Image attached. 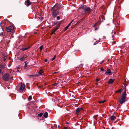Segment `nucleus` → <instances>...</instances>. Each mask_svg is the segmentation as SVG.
I'll list each match as a JSON object with an SVG mask.
<instances>
[{
  "instance_id": "f257e3e1",
  "label": "nucleus",
  "mask_w": 129,
  "mask_h": 129,
  "mask_svg": "<svg viewBox=\"0 0 129 129\" xmlns=\"http://www.w3.org/2000/svg\"><path fill=\"white\" fill-rule=\"evenodd\" d=\"M79 11L80 9L82 10L83 9L84 11H82L81 13V15H83L86 13H89L91 11L92 9L90 8L87 7L84 5H81L79 8Z\"/></svg>"
},
{
  "instance_id": "f03ea898",
  "label": "nucleus",
  "mask_w": 129,
  "mask_h": 129,
  "mask_svg": "<svg viewBox=\"0 0 129 129\" xmlns=\"http://www.w3.org/2000/svg\"><path fill=\"white\" fill-rule=\"evenodd\" d=\"M126 91L125 90L121 95L120 98L119 99L118 101L121 104H122L125 101V99L126 98Z\"/></svg>"
},
{
  "instance_id": "7ed1b4c3",
  "label": "nucleus",
  "mask_w": 129,
  "mask_h": 129,
  "mask_svg": "<svg viewBox=\"0 0 129 129\" xmlns=\"http://www.w3.org/2000/svg\"><path fill=\"white\" fill-rule=\"evenodd\" d=\"M55 6H53L51 9V10L53 11L52 12V16L54 17H56L57 15V14L59 12L58 11H56V10L55 9Z\"/></svg>"
},
{
  "instance_id": "20e7f679",
  "label": "nucleus",
  "mask_w": 129,
  "mask_h": 129,
  "mask_svg": "<svg viewBox=\"0 0 129 129\" xmlns=\"http://www.w3.org/2000/svg\"><path fill=\"white\" fill-rule=\"evenodd\" d=\"M2 78L5 81H7L10 78V76L7 73H6L4 75Z\"/></svg>"
},
{
  "instance_id": "39448f33",
  "label": "nucleus",
  "mask_w": 129,
  "mask_h": 129,
  "mask_svg": "<svg viewBox=\"0 0 129 129\" xmlns=\"http://www.w3.org/2000/svg\"><path fill=\"white\" fill-rule=\"evenodd\" d=\"M14 28V26H13L11 25L6 27V29L8 32H10L12 31Z\"/></svg>"
},
{
  "instance_id": "423d86ee",
  "label": "nucleus",
  "mask_w": 129,
  "mask_h": 129,
  "mask_svg": "<svg viewBox=\"0 0 129 129\" xmlns=\"http://www.w3.org/2000/svg\"><path fill=\"white\" fill-rule=\"evenodd\" d=\"M21 85L20 87V90L21 91H23L25 88V85L22 83H21Z\"/></svg>"
},
{
  "instance_id": "0eeeda50",
  "label": "nucleus",
  "mask_w": 129,
  "mask_h": 129,
  "mask_svg": "<svg viewBox=\"0 0 129 129\" xmlns=\"http://www.w3.org/2000/svg\"><path fill=\"white\" fill-rule=\"evenodd\" d=\"M112 73L111 71V70L109 69H108L107 71L105 73V74L106 75H111Z\"/></svg>"
},
{
  "instance_id": "6e6552de",
  "label": "nucleus",
  "mask_w": 129,
  "mask_h": 129,
  "mask_svg": "<svg viewBox=\"0 0 129 129\" xmlns=\"http://www.w3.org/2000/svg\"><path fill=\"white\" fill-rule=\"evenodd\" d=\"M60 25V24L58 25L57 27H55V28H54V29L52 30V34L54 32H55L56 30L57 29H58L59 28V27Z\"/></svg>"
},
{
  "instance_id": "1a4fd4ad",
  "label": "nucleus",
  "mask_w": 129,
  "mask_h": 129,
  "mask_svg": "<svg viewBox=\"0 0 129 129\" xmlns=\"http://www.w3.org/2000/svg\"><path fill=\"white\" fill-rule=\"evenodd\" d=\"M25 4L27 6H28L31 4V2L29 0H27L25 2Z\"/></svg>"
},
{
  "instance_id": "9d476101",
  "label": "nucleus",
  "mask_w": 129,
  "mask_h": 129,
  "mask_svg": "<svg viewBox=\"0 0 129 129\" xmlns=\"http://www.w3.org/2000/svg\"><path fill=\"white\" fill-rule=\"evenodd\" d=\"M27 57V56L26 55H24L22 57H21L20 59L21 61H23Z\"/></svg>"
},
{
  "instance_id": "9b49d317",
  "label": "nucleus",
  "mask_w": 129,
  "mask_h": 129,
  "mask_svg": "<svg viewBox=\"0 0 129 129\" xmlns=\"http://www.w3.org/2000/svg\"><path fill=\"white\" fill-rule=\"evenodd\" d=\"M116 117L114 115H113L111 116L110 117V119L111 120H115L116 119Z\"/></svg>"
},
{
  "instance_id": "f8f14e48",
  "label": "nucleus",
  "mask_w": 129,
  "mask_h": 129,
  "mask_svg": "<svg viewBox=\"0 0 129 129\" xmlns=\"http://www.w3.org/2000/svg\"><path fill=\"white\" fill-rule=\"evenodd\" d=\"M114 81V80L113 79H110L109 80L108 83L109 84H112L113 83Z\"/></svg>"
},
{
  "instance_id": "ddd939ff",
  "label": "nucleus",
  "mask_w": 129,
  "mask_h": 129,
  "mask_svg": "<svg viewBox=\"0 0 129 129\" xmlns=\"http://www.w3.org/2000/svg\"><path fill=\"white\" fill-rule=\"evenodd\" d=\"M44 117L45 118H47L48 116V114L47 112H45L43 115Z\"/></svg>"
},
{
  "instance_id": "4468645a",
  "label": "nucleus",
  "mask_w": 129,
  "mask_h": 129,
  "mask_svg": "<svg viewBox=\"0 0 129 129\" xmlns=\"http://www.w3.org/2000/svg\"><path fill=\"white\" fill-rule=\"evenodd\" d=\"M82 110V108H78L76 109V112H80L81 110Z\"/></svg>"
},
{
  "instance_id": "2eb2a0df",
  "label": "nucleus",
  "mask_w": 129,
  "mask_h": 129,
  "mask_svg": "<svg viewBox=\"0 0 129 129\" xmlns=\"http://www.w3.org/2000/svg\"><path fill=\"white\" fill-rule=\"evenodd\" d=\"M44 72V71L42 70H40L39 71L38 73V74L39 75H41Z\"/></svg>"
},
{
  "instance_id": "dca6fc26",
  "label": "nucleus",
  "mask_w": 129,
  "mask_h": 129,
  "mask_svg": "<svg viewBox=\"0 0 129 129\" xmlns=\"http://www.w3.org/2000/svg\"><path fill=\"white\" fill-rule=\"evenodd\" d=\"M0 68L2 69H4L5 68V66L2 64H0Z\"/></svg>"
},
{
  "instance_id": "f3484780",
  "label": "nucleus",
  "mask_w": 129,
  "mask_h": 129,
  "mask_svg": "<svg viewBox=\"0 0 129 129\" xmlns=\"http://www.w3.org/2000/svg\"><path fill=\"white\" fill-rule=\"evenodd\" d=\"M71 24L70 23H69L68 25L65 28V30H66L68 28V27Z\"/></svg>"
},
{
  "instance_id": "a211bd4d",
  "label": "nucleus",
  "mask_w": 129,
  "mask_h": 129,
  "mask_svg": "<svg viewBox=\"0 0 129 129\" xmlns=\"http://www.w3.org/2000/svg\"><path fill=\"white\" fill-rule=\"evenodd\" d=\"M29 48H30V47H27V48H23L21 49V50L23 51H24L25 50H27Z\"/></svg>"
},
{
  "instance_id": "6ab92c4d",
  "label": "nucleus",
  "mask_w": 129,
  "mask_h": 129,
  "mask_svg": "<svg viewBox=\"0 0 129 129\" xmlns=\"http://www.w3.org/2000/svg\"><path fill=\"white\" fill-rule=\"evenodd\" d=\"M106 101L105 100L100 101H99V103H103Z\"/></svg>"
},
{
  "instance_id": "aec40b11",
  "label": "nucleus",
  "mask_w": 129,
  "mask_h": 129,
  "mask_svg": "<svg viewBox=\"0 0 129 129\" xmlns=\"http://www.w3.org/2000/svg\"><path fill=\"white\" fill-rule=\"evenodd\" d=\"M55 6V10H56V11L58 9V6L56 4H55V5L54 6Z\"/></svg>"
},
{
  "instance_id": "412c9836",
  "label": "nucleus",
  "mask_w": 129,
  "mask_h": 129,
  "mask_svg": "<svg viewBox=\"0 0 129 129\" xmlns=\"http://www.w3.org/2000/svg\"><path fill=\"white\" fill-rule=\"evenodd\" d=\"M100 39H99V40H98V41H96L94 43V45H96V44H97L99 42H100Z\"/></svg>"
},
{
  "instance_id": "4be33fe9",
  "label": "nucleus",
  "mask_w": 129,
  "mask_h": 129,
  "mask_svg": "<svg viewBox=\"0 0 129 129\" xmlns=\"http://www.w3.org/2000/svg\"><path fill=\"white\" fill-rule=\"evenodd\" d=\"M43 115V113H40L38 114V116L39 117H41Z\"/></svg>"
},
{
  "instance_id": "5701e85b",
  "label": "nucleus",
  "mask_w": 129,
  "mask_h": 129,
  "mask_svg": "<svg viewBox=\"0 0 129 129\" xmlns=\"http://www.w3.org/2000/svg\"><path fill=\"white\" fill-rule=\"evenodd\" d=\"M59 84V83H55L53 84V85H54L55 86H57L58 85V84Z\"/></svg>"
},
{
  "instance_id": "b1692460",
  "label": "nucleus",
  "mask_w": 129,
  "mask_h": 129,
  "mask_svg": "<svg viewBox=\"0 0 129 129\" xmlns=\"http://www.w3.org/2000/svg\"><path fill=\"white\" fill-rule=\"evenodd\" d=\"M32 97L31 96H29L28 98V99L29 101H30L32 99Z\"/></svg>"
},
{
  "instance_id": "393cba45",
  "label": "nucleus",
  "mask_w": 129,
  "mask_h": 129,
  "mask_svg": "<svg viewBox=\"0 0 129 129\" xmlns=\"http://www.w3.org/2000/svg\"><path fill=\"white\" fill-rule=\"evenodd\" d=\"M43 45H42L39 48V49H40V50L41 51L42 50V49H43Z\"/></svg>"
},
{
  "instance_id": "a878e982",
  "label": "nucleus",
  "mask_w": 129,
  "mask_h": 129,
  "mask_svg": "<svg viewBox=\"0 0 129 129\" xmlns=\"http://www.w3.org/2000/svg\"><path fill=\"white\" fill-rule=\"evenodd\" d=\"M6 58H7V57L5 56H4V57H3L4 61H5L6 60Z\"/></svg>"
},
{
  "instance_id": "bb28decb",
  "label": "nucleus",
  "mask_w": 129,
  "mask_h": 129,
  "mask_svg": "<svg viewBox=\"0 0 129 129\" xmlns=\"http://www.w3.org/2000/svg\"><path fill=\"white\" fill-rule=\"evenodd\" d=\"M55 57H56V56H55V55L53 57V58H52L51 59V60L52 61H53V60L55 58Z\"/></svg>"
},
{
  "instance_id": "cd10ccee",
  "label": "nucleus",
  "mask_w": 129,
  "mask_h": 129,
  "mask_svg": "<svg viewBox=\"0 0 129 129\" xmlns=\"http://www.w3.org/2000/svg\"><path fill=\"white\" fill-rule=\"evenodd\" d=\"M27 64H26V62H25V65L24 66V68L25 69L26 68V67H27Z\"/></svg>"
},
{
  "instance_id": "c85d7f7f",
  "label": "nucleus",
  "mask_w": 129,
  "mask_h": 129,
  "mask_svg": "<svg viewBox=\"0 0 129 129\" xmlns=\"http://www.w3.org/2000/svg\"><path fill=\"white\" fill-rule=\"evenodd\" d=\"M121 91V89H119L118 91H117L116 92H120Z\"/></svg>"
},
{
  "instance_id": "c756f323",
  "label": "nucleus",
  "mask_w": 129,
  "mask_h": 129,
  "mask_svg": "<svg viewBox=\"0 0 129 129\" xmlns=\"http://www.w3.org/2000/svg\"><path fill=\"white\" fill-rule=\"evenodd\" d=\"M100 70L101 71H104V69L103 68H102Z\"/></svg>"
},
{
  "instance_id": "7c9ffc66",
  "label": "nucleus",
  "mask_w": 129,
  "mask_h": 129,
  "mask_svg": "<svg viewBox=\"0 0 129 129\" xmlns=\"http://www.w3.org/2000/svg\"><path fill=\"white\" fill-rule=\"evenodd\" d=\"M60 17L59 16H58L57 17V20H59L60 19Z\"/></svg>"
},
{
  "instance_id": "2f4dec72",
  "label": "nucleus",
  "mask_w": 129,
  "mask_h": 129,
  "mask_svg": "<svg viewBox=\"0 0 129 129\" xmlns=\"http://www.w3.org/2000/svg\"><path fill=\"white\" fill-rule=\"evenodd\" d=\"M100 80V79L98 78H97L96 79V82H98Z\"/></svg>"
},
{
  "instance_id": "473e14b6",
  "label": "nucleus",
  "mask_w": 129,
  "mask_h": 129,
  "mask_svg": "<svg viewBox=\"0 0 129 129\" xmlns=\"http://www.w3.org/2000/svg\"><path fill=\"white\" fill-rule=\"evenodd\" d=\"M114 33V34L115 35L116 34V32L115 31H113L112 32V34H113V33Z\"/></svg>"
},
{
  "instance_id": "72a5a7b5",
  "label": "nucleus",
  "mask_w": 129,
  "mask_h": 129,
  "mask_svg": "<svg viewBox=\"0 0 129 129\" xmlns=\"http://www.w3.org/2000/svg\"><path fill=\"white\" fill-rule=\"evenodd\" d=\"M97 23H95L93 25V27H95V26L97 24Z\"/></svg>"
},
{
  "instance_id": "f704fd0d",
  "label": "nucleus",
  "mask_w": 129,
  "mask_h": 129,
  "mask_svg": "<svg viewBox=\"0 0 129 129\" xmlns=\"http://www.w3.org/2000/svg\"><path fill=\"white\" fill-rule=\"evenodd\" d=\"M83 64H81L79 66V67H82L83 66Z\"/></svg>"
},
{
  "instance_id": "c9c22d12",
  "label": "nucleus",
  "mask_w": 129,
  "mask_h": 129,
  "mask_svg": "<svg viewBox=\"0 0 129 129\" xmlns=\"http://www.w3.org/2000/svg\"><path fill=\"white\" fill-rule=\"evenodd\" d=\"M58 72H54L53 73V74H55L57 73H58Z\"/></svg>"
},
{
  "instance_id": "e433bc0d",
  "label": "nucleus",
  "mask_w": 129,
  "mask_h": 129,
  "mask_svg": "<svg viewBox=\"0 0 129 129\" xmlns=\"http://www.w3.org/2000/svg\"><path fill=\"white\" fill-rule=\"evenodd\" d=\"M104 60L102 61L100 63V64H102L104 62Z\"/></svg>"
},
{
  "instance_id": "4c0bfd02",
  "label": "nucleus",
  "mask_w": 129,
  "mask_h": 129,
  "mask_svg": "<svg viewBox=\"0 0 129 129\" xmlns=\"http://www.w3.org/2000/svg\"><path fill=\"white\" fill-rule=\"evenodd\" d=\"M73 21L74 20H72L71 22L70 23V24H71L73 22Z\"/></svg>"
},
{
  "instance_id": "58836bf2",
  "label": "nucleus",
  "mask_w": 129,
  "mask_h": 129,
  "mask_svg": "<svg viewBox=\"0 0 129 129\" xmlns=\"http://www.w3.org/2000/svg\"><path fill=\"white\" fill-rule=\"evenodd\" d=\"M67 128H68V127H65L64 128V129H67Z\"/></svg>"
},
{
  "instance_id": "ea45409f",
  "label": "nucleus",
  "mask_w": 129,
  "mask_h": 129,
  "mask_svg": "<svg viewBox=\"0 0 129 129\" xmlns=\"http://www.w3.org/2000/svg\"><path fill=\"white\" fill-rule=\"evenodd\" d=\"M66 124H69V123L67 122H66Z\"/></svg>"
},
{
  "instance_id": "a19ab883",
  "label": "nucleus",
  "mask_w": 129,
  "mask_h": 129,
  "mask_svg": "<svg viewBox=\"0 0 129 129\" xmlns=\"http://www.w3.org/2000/svg\"><path fill=\"white\" fill-rule=\"evenodd\" d=\"M98 29V28H96L95 29V30H96Z\"/></svg>"
},
{
  "instance_id": "79ce46f5",
  "label": "nucleus",
  "mask_w": 129,
  "mask_h": 129,
  "mask_svg": "<svg viewBox=\"0 0 129 129\" xmlns=\"http://www.w3.org/2000/svg\"><path fill=\"white\" fill-rule=\"evenodd\" d=\"M45 62H47V59H46L45 60Z\"/></svg>"
},
{
  "instance_id": "37998d69",
  "label": "nucleus",
  "mask_w": 129,
  "mask_h": 129,
  "mask_svg": "<svg viewBox=\"0 0 129 129\" xmlns=\"http://www.w3.org/2000/svg\"><path fill=\"white\" fill-rule=\"evenodd\" d=\"M2 71V70L0 69V74L1 73Z\"/></svg>"
},
{
  "instance_id": "c03bdc74",
  "label": "nucleus",
  "mask_w": 129,
  "mask_h": 129,
  "mask_svg": "<svg viewBox=\"0 0 129 129\" xmlns=\"http://www.w3.org/2000/svg\"><path fill=\"white\" fill-rule=\"evenodd\" d=\"M104 39H106V37L105 36H104Z\"/></svg>"
},
{
  "instance_id": "a18cd8bd",
  "label": "nucleus",
  "mask_w": 129,
  "mask_h": 129,
  "mask_svg": "<svg viewBox=\"0 0 129 129\" xmlns=\"http://www.w3.org/2000/svg\"><path fill=\"white\" fill-rule=\"evenodd\" d=\"M59 127H60V126L59 125H58V128H59Z\"/></svg>"
},
{
  "instance_id": "49530a36",
  "label": "nucleus",
  "mask_w": 129,
  "mask_h": 129,
  "mask_svg": "<svg viewBox=\"0 0 129 129\" xmlns=\"http://www.w3.org/2000/svg\"><path fill=\"white\" fill-rule=\"evenodd\" d=\"M38 87H41V86H39L38 85Z\"/></svg>"
},
{
  "instance_id": "de8ad7c7",
  "label": "nucleus",
  "mask_w": 129,
  "mask_h": 129,
  "mask_svg": "<svg viewBox=\"0 0 129 129\" xmlns=\"http://www.w3.org/2000/svg\"><path fill=\"white\" fill-rule=\"evenodd\" d=\"M96 85H98V84L97 83H96Z\"/></svg>"
},
{
  "instance_id": "09e8293b",
  "label": "nucleus",
  "mask_w": 129,
  "mask_h": 129,
  "mask_svg": "<svg viewBox=\"0 0 129 129\" xmlns=\"http://www.w3.org/2000/svg\"><path fill=\"white\" fill-rule=\"evenodd\" d=\"M112 37H113V35H112Z\"/></svg>"
}]
</instances>
